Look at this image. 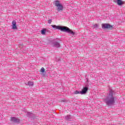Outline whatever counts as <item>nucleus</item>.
<instances>
[{
	"label": "nucleus",
	"mask_w": 125,
	"mask_h": 125,
	"mask_svg": "<svg viewBox=\"0 0 125 125\" xmlns=\"http://www.w3.org/2000/svg\"><path fill=\"white\" fill-rule=\"evenodd\" d=\"M12 24L13 30H17L18 27L17 26H16V21H13Z\"/></svg>",
	"instance_id": "obj_8"
},
{
	"label": "nucleus",
	"mask_w": 125,
	"mask_h": 125,
	"mask_svg": "<svg viewBox=\"0 0 125 125\" xmlns=\"http://www.w3.org/2000/svg\"><path fill=\"white\" fill-rule=\"evenodd\" d=\"M87 90H88V87H84L82 91H81V94H85L86 92H87Z\"/></svg>",
	"instance_id": "obj_7"
},
{
	"label": "nucleus",
	"mask_w": 125,
	"mask_h": 125,
	"mask_svg": "<svg viewBox=\"0 0 125 125\" xmlns=\"http://www.w3.org/2000/svg\"><path fill=\"white\" fill-rule=\"evenodd\" d=\"M44 71H45L44 68L42 67V68H41V72H42V73H44Z\"/></svg>",
	"instance_id": "obj_15"
},
{
	"label": "nucleus",
	"mask_w": 125,
	"mask_h": 125,
	"mask_svg": "<svg viewBox=\"0 0 125 125\" xmlns=\"http://www.w3.org/2000/svg\"><path fill=\"white\" fill-rule=\"evenodd\" d=\"M117 1L118 0H113V1H114V2H117Z\"/></svg>",
	"instance_id": "obj_18"
},
{
	"label": "nucleus",
	"mask_w": 125,
	"mask_h": 125,
	"mask_svg": "<svg viewBox=\"0 0 125 125\" xmlns=\"http://www.w3.org/2000/svg\"><path fill=\"white\" fill-rule=\"evenodd\" d=\"M51 26L53 28V29H56V30H60L62 32L68 33V34H71L72 36H75V34H76L75 32L70 29L69 27H67L66 26L62 27L60 26H57L56 25H52Z\"/></svg>",
	"instance_id": "obj_2"
},
{
	"label": "nucleus",
	"mask_w": 125,
	"mask_h": 125,
	"mask_svg": "<svg viewBox=\"0 0 125 125\" xmlns=\"http://www.w3.org/2000/svg\"><path fill=\"white\" fill-rule=\"evenodd\" d=\"M52 45L53 47H55L56 48H59V47H60V43L57 41L53 42Z\"/></svg>",
	"instance_id": "obj_5"
},
{
	"label": "nucleus",
	"mask_w": 125,
	"mask_h": 125,
	"mask_svg": "<svg viewBox=\"0 0 125 125\" xmlns=\"http://www.w3.org/2000/svg\"><path fill=\"white\" fill-rule=\"evenodd\" d=\"M117 3L118 5H123V4H124V3L122 0H117Z\"/></svg>",
	"instance_id": "obj_10"
},
{
	"label": "nucleus",
	"mask_w": 125,
	"mask_h": 125,
	"mask_svg": "<svg viewBox=\"0 0 125 125\" xmlns=\"http://www.w3.org/2000/svg\"><path fill=\"white\" fill-rule=\"evenodd\" d=\"M46 32V29H43L41 30V34L42 35H45Z\"/></svg>",
	"instance_id": "obj_13"
},
{
	"label": "nucleus",
	"mask_w": 125,
	"mask_h": 125,
	"mask_svg": "<svg viewBox=\"0 0 125 125\" xmlns=\"http://www.w3.org/2000/svg\"><path fill=\"white\" fill-rule=\"evenodd\" d=\"M27 84H28V85H29V86H33L34 85V83L30 81L27 83Z\"/></svg>",
	"instance_id": "obj_12"
},
{
	"label": "nucleus",
	"mask_w": 125,
	"mask_h": 125,
	"mask_svg": "<svg viewBox=\"0 0 125 125\" xmlns=\"http://www.w3.org/2000/svg\"><path fill=\"white\" fill-rule=\"evenodd\" d=\"M74 94H81V91L78 90L75 91L74 92Z\"/></svg>",
	"instance_id": "obj_14"
},
{
	"label": "nucleus",
	"mask_w": 125,
	"mask_h": 125,
	"mask_svg": "<svg viewBox=\"0 0 125 125\" xmlns=\"http://www.w3.org/2000/svg\"><path fill=\"white\" fill-rule=\"evenodd\" d=\"M11 121L15 123H20V120L16 117H11Z\"/></svg>",
	"instance_id": "obj_6"
},
{
	"label": "nucleus",
	"mask_w": 125,
	"mask_h": 125,
	"mask_svg": "<svg viewBox=\"0 0 125 125\" xmlns=\"http://www.w3.org/2000/svg\"><path fill=\"white\" fill-rule=\"evenodd\" d=\"M26 115L28 118H32V116H34V114L31 112H27Z\"/></svg>",
	"instance_id": "obj_11"
},
{
	"label": "nucleus",
	"mask_w": 125,
	"mask_h": 125,
	"mask_svg": "<svg viewBox=\"0 0 125 125\" xmlns=\"http://www.w3.org/2000/svg\"><path fill=\"white\" fill-rule=\"evenodd\" d=\"M55 6L58 7L57 11L58 12H59V11H62L63 9H64V7H63V5L60 4V1L56 0L55 1Z\"/></svg>",
	"instance_id": "obj_3"
},
{
	"label": "nucleus",
	"mask_w": 125,
	"mask_h": 125,
	"mask_svg": "<svg viewBox=\"0 0 125 125\" xmlns=\"http://www.w3.org/2000/svg\"><path fill=\"white\" fill-rule=\"evenodd\" d=\"M99 25L97 24H95L94 25V28H98Z\"/></svg>",
	"instance_id": "obj_16"
},
{
	"label": "nucleus",
	"mask_w": 125,
	"mask_h": 125,
	"mask_svg": "<svg viewBox=\"0 0 125 125\" xmlns=\"http://www.w3.org/2000/svg\"><path fill=\"white\" fill-rule=\"evenodd\" d=\"M71 119H73V117H72L71 115H67L65 116L64 117V119L68 121H71Z\"/></svg>",
	"instance_id": "obj_9"
},
{
	"label": "nucleus",
	"mask_w": 125,
	"mask_h": 125,
	"mask_svg": "<svg viewBox=\"0 0 125 125\" xmlns=\"http://www.w3.org/2000/svg\"><path fill=\"white\" fill-rule=\"evenodd\" d=\"M102 29H113V26L109 23H104L102 24Z\"/></svg>",
	"instance_id": "obj_4"
},
{
	"label": "nucleus",
	"mask_w": 125,
	"mask_h": 125,
	"mask_svg": "<svg viewBox=\"0 0 125 125\" xmlns=\"http://www.w3.org/2000/svg\"><path fill=\"white\" fill-rule=\"evenodd\" d=\"M104 102L108 106H114L116 103V98L114 96V91L109 89L108 95L104 99Z\"/></svg>",
	"instance_id": "obj_1"
},
{
	"label": "nucleus",
	"mask_w": 125,
	"mask_h": 125,
	"mask_svg": "<svg viewBox=\"0 0 125 125\" xmlns=\"http://www.w3.org/2000/svg\"><path fill=\"white\" fill-rule=\"evenodd\" d=\"M48 22L49 24H51V22H52V20H49L48 21Z\"/></svg>",
	"instance_id": "obj_17"
}]
</instances>
